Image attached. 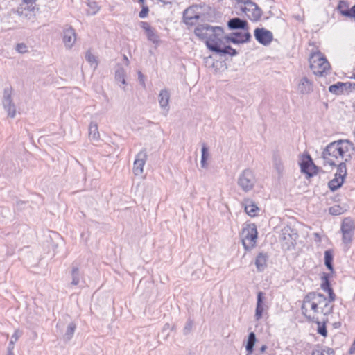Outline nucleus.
<instances>
[{"mask_svg": "<svg viewBox=\"0 0 355 355\" xmlns=\"http://www.w3.org/2000/svg\"><path fill=\"white\" fill-rule=\"evenodd\" d=\"M302 314L309 321H316L319 315H328L334 309L333 304H329L327 298L322 293L310 292L302 301L301 307Z\"/></svg>", "mask_w": 355, "mask_h": 355, "instance_id": "nucleus-1", "label": "nucleus"}, {"mask_svg": "<svg viewBox=\"0 0 355 355\" xmlns=\"http://www.w3.org/2000/svg\"><path fill=\"white\" fill-rule=\"evenodd\" d=\"M352 147V144L347 140H338L330 143L322 153L324 164L331 166H336L338 159L340 157L343 158Z\"/></svg>", "mask_w": 355, "mask_h": 355, "instance_id": "nucleus-2", "label": "nucleus"}, {"mask_svg": "<svg viewBox=\"0 0 355 355\" xmlns=\"http://www.w3.org/2000/svg\"><path fill=\"white\" fill-rule=\"evenodd\" d=\"M196 35L201 40H205L206 45L208 47V42L213 40L216 42L221 38L223 30L220 26H211L207 24H199L195 28Z\"/></svg>", "mask_w": 355, "mask_h": 355, "instance_id": "nucleus-3", "label": "nucleus"}, {"mask_svg": "<svg viewBox=\"0 0 355 355\" xmlns=\"http://www.w3.org/2000/svg\"><path fill=\"white\" fill-rule=\"evenodd\" d=\"M309 62L311 69L316 76H325L330 69L329 62L322 53L319 51L311 53Z\"/></svg>", "mask_w": 355, "mask_h": 355, "instance_id": "nucleus-4", "label": "nucleus"}, {"mask_svg": "<svg viewBox=\"0 0 355 355\" xmlns=\"http://www.w3.org/2000/svg\"><path fill=\"white\" fill-rule=\"evenodd\" d=\"M230 42H231V41H226V35H225L223 33L221 38L218 39L216 42H214L213 40L208 42V49L222 55L228 54L230 55H236L237 54L236 51L230 46L227 45V44Z\"/></svg>", "mask_w": 355, "mask_h": 355, "instance_id": "nucleus-5", "label": "nucleus"}, {"mask_svg": "<svg viewBox=\"0 0 355 355\" xmlns=\"http://www.w3.org/2000/svg\"><path fill=\"white\" fill-rule=\"evenodd\" d=\"M257 180L254 173L250 169L243 170L237 178V184L239 188L245 193L251 191Z\"/></svg>", "mask_w": 355, "mask_h": 355, "instance_id": "nucleus-6", "label": "nucleus"}, {"mask_svg": "<svg viewBox=\"0 0 355 355\" xmlns=\"http://www.w3.org/2000/svg\"><path fill=\"white\" fill-rule=\"evenodd\" d=\"M238 6L241 7L242 12H244L250 19L258 21L261 18L262 15L261 9L251 0L241 3Z\"/></svg>", "mask_w": 355, "mask_h": 355, "instance_id": "nucleus-7", "label": "nucleus"}, {"mask_svg": "<svg viewBox=\"0 0 355 355\" xmlns=\"http://www.w3.org/2000/svg\"><path fill=\"white\" fill-rule=\"evenodd\" d=\"M257 229L255 224H247L243 227L240 234L242 244H246V243L255 244L257 242Z\"/></svg>", "mask_w": 355, "mask_h": 355, "instance_id": "nucleus-8", "label": "nucleus"}, {"mask_svg": "<svg viewBox=\"0 0 355 355\" xmlns=\"http://www.w3.org/2000/svg\"><path fill=\"white\" fill-rule=\"evenodd\" d=\"M11 96L12 89L10 87L5 88L3 91L2 104L4 110L8 113V116L10 118H15L17 110Z\"/></svg>", "mask_w": 355, "mask_h": 355, "instance_id": "nucleus-9", "label": "nucleus"}, {"mask_svg": "<svg viewBox=\"0 0 355 355\" xmlns=\"http://www.w3.org/2000/svg\"><path fill=\"white\" fill-rule=\"evenodd\" d=\"M147 152L146 149L140 150L135 157L133 163L132 172L136 176H141L144 173V166L147 160Z\"/></svg>", "mask_w": 355, "mask_h": 355, "instance_id": "nucleus-10", "label": "nucleus"}, {"mask_svg": "<svg viewBox=\"0 0 355 355\" xmlns=\"http://www.w3.org/2000/svg\"><path fill=\"white\" fill-rule=\"evenodd\" d=\"M300 164L302 173L306 174L308 177H312L317 173V167L309 155H303Z\"/></svg>", "mask_w": 355, "mask_h": 355, "instance_id": "nucleus-11", "label": "nucleus"}, {"mask_svg": "<svg viewBox=\"0 0 355 355\" xmlns=\"http://www.w3.org/2000/svg\"><path fill=\"white\" fill-rule=\"evenodd\" d=\"M295 230L288 226L284 227L279 234V242L282 244H294L297 238Z\"/></svg>", "mask_w": 355, "mask_h": 355, "instance_id": "nucleus-12", "label": "nucleus"}, {"mask_svg": "<svg viewBox=\"0 0 355 355\" xmlns=\"http://www.w3.org/2000/svg\"><path fill=\"white\" fill-rule=\"evenodd\" d=\"M354 227V223L352 219L348 218L344 219L341 227L344 243H348L352 241Z\"/></svg>", "mask_w": 355, "mask_h": 355, "instance_id": "nucleus-13", "label": "nucleus"}, {"mask_svg": "<svg viewBox=\"0 0 355 355\" xmlns=\"http://www.w3.org/2000/svg\"><path fill=\"white\" fill-rule=\"evenodd\" d=\"M251 37L250 33L247 30L236 31L226 36V41H231L234 44L247 42Z\"/></svg>", "mask_w": 355, "mask_h": 355, "instance_id": "nucleus-14", "label": "nucleus"}, {"mask_svg": "<svg viewBox=\"0 0 355 355\" xmlns=\"http://www.w3.org/2000/svg\"><path fill=\"white\" fill-rule=\"evenodd\" d=\"M254 37L260 44L267 46L272 42L273 35L268 30L263 28H257L254 30Z\"/></svg>", "mask_w": 355, "mask_h": 355, "instance_id": "nucleus-15", "label": "nucleus"}, {"mask_svg": "<svg viewBox=\"0 0 355 355\" xmlns=\"http://www.w3.org/2000/svg\"><path fill=\"white\" fill-rule=\"evenodd\" d=\"M62 41L66 49H70L76 41L75 30L69 26L64 29Z\"/></svg>", "mask_w": 355, "mask_h": 355, "instance_id": "nucleus-16", "label": "nucleus"}, {"mask_svg": "<svg viewBox=\"0 0 355 355\" xmlns=\"http://www.w3.org/2000/svg\"><path fill=\"white\" fill-rule=\"evenodd\" d=\"M170 93L168 90L166 89H162L158 95V101L160 107L165 112V115L166 116L170 107H169V100H170Z\"/></svg>", "mask_w": 355, "mask_h": 355, "instance_id": "nucleus-17", "label": "nucleus"}, {"mask_svg": "<svg viewBox=\"0 0 355 355\" xmlns=\"http://www.w3.org/2000/svg\"><path fill=\"white\" fill-rule=\"evenodd\" d=\"M349 4L347 1H340L337 9L345 17L355 18V5L349 9Z\"/></svg>", "mask_w": 355, "mask_h": 355, "instance_id": "nucleus-18", "label": "nucleus"}, {"mask_svg": "<svg viewBox=\"0 0 355 355\" xmlns=\"http://www.w3.org/2000/svg\"><path fill=\"white\" fill-rule=\"evenodd\" d=\"M141 27L145 31L148 40L154 44L159 42V36L155 28H152L148 22L141 21Z\"/></svg>", "mask_w": 355, "mask_h": 355, "instance_id": "nucleus-19", "label": "nucleus"}, {"mask_svg": "<svg viewBox=\"0 0 355 355\" xmlns=\"http://www.w3.org/2000/svg\"><path fill=\"white\" fill-rule=\"evenodd\" d=\"M242 205L245 213L251 217L257 216V212L259 211V208L255 202L249 198L244 199Z\"/></svg>", "mask_w": 355, "mask_h": 355, "instance_id": "nucleus-20", "label": "nucleus"}, {"mask_svg": "<svg viewBox=\"0 0 355 355\" xmlns=\"http://www.w3.org/2000/svg\"><path fill=\"white\" fill-rule=\"evenodd\" d=\"M329 275L328 274H324L322 277V283L321 284V288L324 291H327L329 294V298L327 300L329 301V304H331V302H334L336 300V295L334 293L333 289L330 286V284L329 282Z\"/></svg>", "mask_w": 355, "mask_h": 355, "instance_id": "nucleus-21", "label": "nucleus"}, {"mask_svg": "<svg viewBox=\"0 0 355 355\" xmlns=\"http://www.w3.org/2000/svg\"><path fill=\"white\" fill-rule=\"evenodd\" d=\"M199 18V15L196 12L195 7H189L187 8L183 13V19L185 24L193 25L194 21Z\"/></svg>", "mask_w": 355, "mask_h": 355, "instance_id": "nucleus-22", "label": "nucleus"}, {"mask_svg": "<svg viewBox=\"0 0 355 355\" xmlns=\"http://www.w3.org/2000/svg\"><path fill=\"white\" fill-rule=\"evenodd\" d=\"M263 299H264V294L263 292H259L257 293V306H256V310H255V319L257 320H260L262 316L263 313L265 309V304L263 303Z\"/></svg>", "mask_w": 355, "mask_h": 355, "instance_id": "nucleus-23", "label": "nucleus"}, {"mask_svg": "<svg viewBox=\"0 0 355 355\" xmlns=\"http://www.w3.org/2000/svg\"><path fill=\"white\" fill-rule=\"evenodd\" d=\"M227 26L229 28L232 30L239 29L245 31L248 29L247 21L238 17L232 18L230 20H229Z\"/></svg>", "mask_w": 355, "mask_h": 355, "instance_id": "nucleus-24", "label": "nucleus"}, {"mask_svg": "<svg viewBox=\"0 0 355 355\" xmlns=\"http://www.w3.org/2000/svg\"><path fill=\"white\" fill-rule=\"evenodd\" d=\"M268 256L266 253H259L255 259V266L258 272H263L267 267Z\"/></svg>", "mask_w": 355, "mask_h": 355, "instance_id": "nucleus-25", "label": "nucleus"}, {"mask_svg": "<svg viewBox=\"0 0 355 355\" xmlns=\"http://www.w3.org/2000/svg\"><path fill=\"white\" fill-rule=\"evenodd\" d=\"M297 89L302 94H309L312 90V83L307 78L304 77L300 80Z\"/></svg>", "mask_w": 355, "mask_h": 355, "instance_id": "nucleus-26", "label": "nucleus"}, {"mask_svg": "<svg viewBox=\"0 0 355 355\" xmlns=\"http://www.w3.org/2000/svg\"><path fill=\"white\" fill-rule=\"evenodd\" d=\"M272 164L278 175L280 176L284 172V164L282 159L279 154L274 153L272 155Z\"/></svg>", "mask_w": 355, "mask_h": 355, "instance_id": "nucleus-27", "label": "nucleus"}, {"mask_svg": "<svg viewBox=\"0 0 355 355\" xmlns=\"http://www.w3.org/2000/svg\"><path fill=\"white\" fill-rule=\"evenodd\" d=\"M333 258V251L331 250H326L324 252V264L331 272H334Z\"/></svg>", "mask_w": 355, "mask_h": 355, "instance_id": "nucleus-28", "label": "nucleus"}, {"mask_svg": "<svg viewBox=\"0 0 355 355\" xmlns=\"http://www.w3.org/2000/svg\"><path fill=\"white\" fill-rule=\"evenodd\" d=\"M89 137L91 139L97 141L99 139L100 134L98 130V125L96 123L92 122L89 127Z\"/></svg>", "mask_w": 355, "mask_h": 355, "instance_id": "nucleus-29", "label": "nucleus"}, {"mask_svg": "<svg viewBox=\"0 0 355 355\" xmlns=\"http://www.w3.org/2000/svg\"><path fill=\"white\" fill-rule=\"evenodd\" d=\"M76 329V325L73 322H71L68 324L65 334L63 336V338L65 341H69L73 337L75 330Z\"/></svg>", "mask_w": 355, "mask_h": 355, "instance_id": "nucleus-30", "label": "nucleus"}, {"mask_svg": "<svg viewBox=\"0 0 355 355\" xmlns=\"http://www.w3.org/2000/svg\"><path fill=\"white\" fill-rule=\"evenodd\" d=\"M345 85L343 84V83L338 82L336 84H334L331 85L329 87V91L331 93L335 94H340L345 92Z\"/></svg>", "mask_w": 355, "mask_h": 355, "instance_id": "nucleus-31", "label": "nucleus"}, {"mask_svg": "<svg viewBox=\"0 0 355 355\" xmlns=\"http://www.w3.org/2000/svg\"><path fill=\"white\" fill-rule=\"evenodd\" d=\"M313 322H315L318 324V329H317L318 333L319 334H320L321 336L326 337L327 336V331L326 329L325 324H326V322H327V319L323 320L322 322H320L319 320V319L317 320L316 321H313Z\"/></svg>", "mask_w": 355, "mask_h": 355, "instance_id": "nucleus-32", "label": "nucleus"}, {"mask_svg": "<svg viewBox=\"0 0 355 355\" xmlns=\"http://www.w3.org/2000/svg\"><path fill=\"white\" fill-rule=\"evenodd\" d=\"M311 355H334V352L329 347H318L313 350Z\"/></svg>", "mask_w": 355, "mask_h": 355, "instance_id": "nucleus-33", "label": "nucleus"}, {"mask_svg": "<svg viewBox=\"0 0 355 355\" xmlns=\"http://www.w3.org/2000/svg\"><path fill=\"white\" fill-rule=\"evenodd\" d=\"M343 182L344 180L335 176V178L329 182V187L331 191H334L342 186Z\"/></svg>", "mask_w": 355, "mask_h": 355, "instance_id": "nucleus-34", "label": "nucleus"}, {"mask_svg": "<svg viewBox=\"0 0 355 355\" xmlns=\"http://www.w3.org/2000/svg\"><path fill=\"white\" fill-rule=\"evenodd\" d=\"M125 72L123 68L119 67L115 71V79L118 82H121L123 85H125Z\"/></svg>", "mask_w": 355, "mask_h": 355, "instance_id": "nucleus-35", "label": "nucleus"}, {"mask_svg": "<svg viewBox=\"0 0 355 355\" xmlns=\"http://www.w3.org/2000/svg\"><path fill=\"white\" fill-rule=\"evenodd\" d=\"M346 174H347L346 164L345 162H340L338 165L337 172L335 174V176L344 180V178L345 177Z\"/></svg>", "mask_w": 355, "mask_h": 355, "instance_id": "nucleus-36", "label": "nucleus"}, {"mask_svg": "<svg viewBox=\"0 0 355 355\" xmlns=\"http://www.w3.org/2000/svg\"><path fill=\"white\" fill-rule=\"evenodd\" d=\"M255 341H256V336H255L254 333H253V332L250 333V334L248 336V342H247V344L245 346L246 350L248 352H252Z\"/></svg>", "mask_w": 355, "mask_h": 355, "instance_id": "nucleus-37", "label": "nucleus"}, {"mask_svg": "<svg viewBox=\"0 0 355 355\" xmlns=\"http://www.w3.org/2000/svg\"><path fill=\"white\" fill-rule=\"evenodd\" d=\"M85 59L94 69L97 67L98 62L96 57L94 55L89 51H87L85 54Z\"/></svg>", "mask_w": 355, "mask_h": 355, "instance_id": "nucleus-38", "label": "nucleus"}, {"mask_svg": "<svg viewBox=\"0 0 355 355\" xmlns=\"http://www.w3.org/2000/svg\"><path fill=\"white\" fill-rule=\"evenodd\" d=\"M72 282L71 284L78 285L80 282V277L78 269L76 267H73L71 271Z\"/></svg>", "mask_w": 355, "mask_h": 355, "instance_id": "nucleus-39", "label": "nucleus"}, {"mask_svg": "<svg viewBox=\"0 0 355 355\" xmlns=\"http://www.w3.org/2000/svg\"><path fill=\"white\" fill-rule=\"evenodd\" d=\"M87 5L89 7L88 13L90 15H95L99 10V7L95 1H89Z\"/></svg>", "mask_w": 355, "mask_h": 355, "instance_id": "nucleus-40", "label": "nucleus"}, {"mask_svg": "<svg viewBox=\"0 0 355 355\" xmlns=\"http://www.w3.org/2000/svg\"><path fill=\"white\" fill-rule=\"evenodd\" d=\"M329 214L334 216H338L342 214V208L339 205H335L329 208Z\"/></svg>", "mask_w": 355, "mask_h": 355, "instance_id": "nucleus-41", "label": "nucleus"}, {"mask_svg": "<svg viewBox=\"0 0 355 355\" xmlns=\"http://www.w3.org/2000/svg\"><path fill=\"white\" fill-rule=\"evenodd\" d=\"M20 336V334L18 331H15L11 338V340L10 341L9 345L8 347H12L14 349V344L18 340Z\"/></svg>", "mask_w": 355, "mask_h": 355, "instance_id": "nucleus-42", "label": "nucleus"}, {"mask_svg": "<svg viewBox=\"0 0 355 355\" xmlns=\"http://www.w3.org/2000/svg\"><path fill=\"white\" fill-rule=\"evenodd\" d=\"M141 7L142 9L139 13V17L143 19L147 17L149 12V9L148 7L146 5H141Z\"/></svg>", "mask_w": 355, "mask_h": 355, "instance_id": "nucleus-43", "label": "nucleus"}, {"mask_svg": "<svg viewBox=\"0 0 355 355\" xmlns=\"http://www.w3.org/2000/svg\"><path fill=\"white\" fill-rule=\"evenodd\" d=\"M209 157L208 148L205 144H202L201 159H207Z\"/></svg>", "mask_w": 355, "mask_h": 355, "instance_id": "nucleus-44", "label": "nucleus"}, {"mask_svg": "<svg viewBox=\"0 0 355 355\" xmlns=\"http://www.w3.org/2000/svg\"><path fill=\"white\" fill-rule=\"evenodd\" d=\"M16 50L21 53H24L27 51V46L24 43L17 44L16 46Z\"/></svg>", "mask_w": 355, "mask_h": 355, "instance_id": "nucleus-45", "label": "nucleus"}, {"mask_svg": "<svg viewBox=\"0 0 355 355\" xmlns=\"http://www.w3.org/2000/svg\"><path fill=\"white\" fill-rule=\"evenodd\" d=\"M344 85H345V90L347 91H351L352 89H355V83H352L349 82L347 83H343Z\"/></svg>", "mask_w": 355, "mask_h": 355, "instance_id": "nucleus-46", "label": "nucleus"}, {"mask_svg": "<svg viewBox=\"0 0 355 355\" xmlns=\"http://www.w3.org/2000/svg\"><path fill=\"white\" fill-rule=\"evenodd\" d=\"M313 236H314V241L315 242L318 243V242L321 241L320 237V235H319L318 233H314L313 234Z\"/></svg>", "mask_w": 355, "mask_h": 355, "instance_id": "nucleus-47", "label": "nucleus"}, {"mask_svg": "<svg viewBox=\"0 0 355 355\" xmlns=\"http://www.w3.org/2000/svg\"><path fill=\"white\" fill-rule=\"evenodd\" d=\"M144 76L143 74L139 71V80L140 81V83L143 85H145V83H144Z\"/></svg>", "mask_w": 355, "mask_h": 355, "instance_id": "nucleus-48", "label": "nucleus"}, {"mask_svg": "<svg viewBox=\"0 0 355 355\" xmlns=\"http://www.w3.org/2000/svg\"><path fill=\"white\" fill-rule=\"evenodd\" d=\"M200 164L202 168H206L207 166V159H201Z\"/></svg>", "mask_w": 355, "mask_h": 355, "instance_id": "nucleus-49", "label": "nucleus"}, {"mask_svg": "<svg viewBox=\"0 0 355 355\" xmlns=\"http://www.w3.org/2000/svg\"><path fill=\"white\" fill-rule=\"evenodd\" d=\"M236 5L241 4V3L247 2L248 0H232Z\"/></svg>", "mask_w": 355, "mask_h": 355, "instance_id": "nucleus-50", "label": "nucleus"}, {"mask_svg": "<svg viewBox=\"0 0 355 355\" xmlns=\"http://www.w3.org/2000/svg\"><path fill=\"white\" fill-rule=\"evenodd\" d=\"M349 352L351 354L355 352V340H354V342L350 347Z\"/></svg>", "mask_w": 355, "mask_h": 355, "instance_id": "nucleus-51", "label": "nucleus"}, {"mask_svg": "<svg viewBox=\"0 0 355 355\" xmlns=\"http://www.w3.org/2000/svg\"><path fill=\"white\" fill-rule=\"evenodd\" d=\"M7 355H15L12 352V347H8V354Z\"/></svg>", "mask_w": 355, "mask_h": 355, "instance_id": "nucleus-52", "label": "nucleus"}, {"mask_svg": "<svg viewBox=\"0 0 355 355\" xmlns=\"http://www.w3.org/2000/svg\"><path fill=\"white\" fill-rule=\"evenodd\" d=\"M25 3H34L36 0H22Z\"/></svg>", "mask_w": 355, "mask_h": 355, "instance_id": "nucleus-53", "label": "nucleus"}, {"mask_svg": "<svg viewBox=\"0 0 355 355\" xmlns=\"http://www.w3.org/2000/svg\"><path fill=\"white\" fill-rule=\"evenodd\" d=\"M123 59H124V61H125V64H126V65H128V64H129V60H128V58H127L125 55H124V56H123Z\"/></svg>", "mask_w": 355, "mask_h": 355, "instance_id": "nucleus-54", "label": "nucleus"}, {"mask_svg": "<svg viewBox=\"0 0 355 355\" xmlns=\"http://www.w3.org/2000/svg\"><path fill=\"white\" fill-rule=\"evenodd\" d=\"M191 327V322H188L185 327V329H190Z\"/></svg>", "mask_w": 355, "mask_h": 355, "instance_id": "nucleus-55", "label": "nucleus"}, {"mask_svg": "<svg viewBox=\"0 0 355 355\" xmlns=\"http://www.w3.org/2000/svg\"><path fill=\"white\" fill-rule=\"evenodd\" d=\"M266 348H267L266 345H263L261 347L260 350H261V352H264L266 351Z\"/></svg>", "mask_w": 355, "mask_h": 355, "instance_id": "nucleus-56", "label": "nucleus"}, {"mask_svg": "<svg viewBox=\"0 0 355 355\" xmlns=\"http://www.w3.org/2000/svg\"><path fill=\"white\" fill-rule=\"evenodd\" d=\"M253 245H245L244 247H245V249L246 250H251V247H252Z\"/></svg>", "mask_w": 355, "mask_h": 355, "instance_id": "nucleus-57", "label": "nucleus"}, {"mask_svg": "<svg viewBox=\"0 0 355 355\" xmlns=\"http://www.w3.org/2000/svg\"><path fill=\"white\" fill-rule=\"evenodd\" d=\"M160 1L164 3H167L169 2V0H159Z\"/></svg>", "mask_w": 355, "mask_h": 355, "instance_id": "nucleus-58", "label": "nucleus"}, {"mask_svg": "<svg viewBox=\"0 0 355 355\" xmlns=\"http://www.w3.org/2000/svg\"><path fill=\"white\" fill-rule=\"evenodd\" d=\"M138 1H139L141 5H144V0H138Z\"/></svg>", "mask_w": 355, "mask_h": 355, "instance_id": "nucleus-59", "label": "nucleus"}]
</instances>
